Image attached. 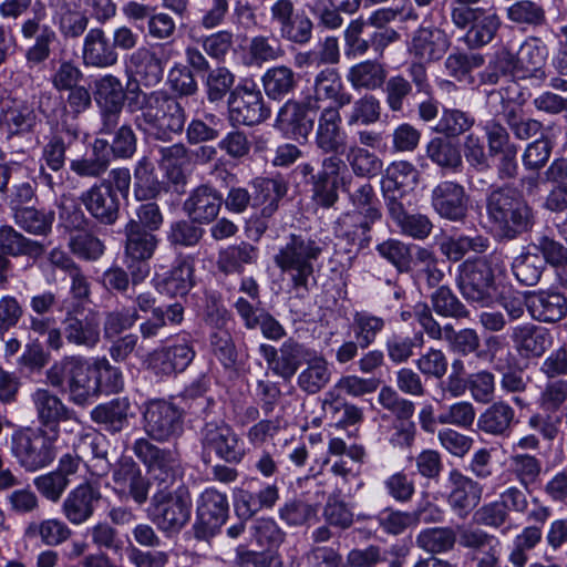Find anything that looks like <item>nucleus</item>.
<instances>
[{"instance_id":"44","label":"nucleus","mask_w":567,"mask_h":567,"mask_svg":"<svg viewBox=\"0 0 567 567\" xmlns=\"http://www.w3.org/2000/svg\"><path fill=\"white\" fill-rule=\"evenodd\" d=\"M542 538L543 530L539 526H525L520 533L513 538L508 561L514 567H526L529 560L528 553L540 544Z\"/></svg>"},{"instance_id":"33","label":"nucleus","mask_w":567,"mask_h":567,"mask_svg":"<svg viewBox=\"0 0 567 567\" xmlns=\"http://www.w3.org/2000/svg\"><path fill=\"white\" fill-rule=\"evenodd\" d=\"M32 401L40 422L49 430L59 429L58 424L60 422L72 420L71 411L61 399L47 389L35 390L32 394Z\"/></svg>"},{"instance_id":"23","label":"nucleus","mask_w":567,"mask_h":567,"mask_svg":"<svg viewBox=\"0 0 567 567\" xmlns=\"http://www.w3.org/2000/svg\"><path fill=\"white\" fill-rule=\"evenodd\" d=\"M511 339L517 352L525 358H540L553 344V336L547 328L529 322L513 327Z\"/></svg>"},{"instance_id":"39","label":"nucleus","mask_w":567,"mask_h":567,"mask_svg":"<svg viewBox=\"0 0 567 567\" xmlns=\"http://www.w3.org/2000/svg\"><path fill=\"white\" fill-rule=\"evenodd\" d=\"M193 264L181 259L164 276H156L157 289L169 296H184L193 286Z\"/></svg>"},{"instance_id":"5","label":"nucleus","mask_w":567,"mask_h":567,"mask_svg":"<svg viewBox=\"0 0 567 567\" xmlns=\"http://www.w3.org/2000/svg\"><path fill=\"white\" fill-rule=\"evenodd\" d=\"M192 498L187 487L158 489L152 497L148 517L165 534L178 533L190 519Z\"/></svg>"},{"instance_id":"63","label":"nucleus","mask_w":567,"mask_h":567,"mask_svg":"<svg viewBox=\"0 0 567 567\" xmlns=\"http://www.w3.org/2000/svg\"><path fill=\"white\" fill-rule=\"evenodd\" d=\"M384 327V320L368 312H357L352 329L361 348L369 347Z\"/></svg>"},{"instance_id":"13","label":"nucleus","mask_w":567,"mask_h":567,"mask_svg":"<svg viewBox=\"0 0 567 567\" xmlns=\"http://www.w3.org/2000/svg\"><path fill=\"white\" fill-rule=\"evenodd\" d=\"M229 120L234 125H255L269 117L261 92L255 86H238L228 101Z\"/></svg>"},{"instance_id":"26","label":"nucleus","mask_w":567,"mask_h":567,"mask_svg":"<svg viewBox=\"0 0 567 567\" xmlns=\"http://www.w3.org/2000/svg\"><path fill=\"white\" fill-rule=\"evenodd\" d=\"M195 357V351L185 339L172 346L156 350L151 357V367L162 374L184 371Z\"/></svg>"},{"instance_id":"51","label":"nucleus","mask_w":567,"mask_h":567,"mask_svg":"<svg viewBox=\"0 0 567 567\" xmlns=\"http://www.w3.org/2000/svg\"><path fill=\"white\" fill-rule=\"evenodd\" d=\"M262 85L268 97L280 100L295 86V73L285 65L268 69L262 75Z\"/></svg>"},{"instance_id":"64","label":"nucleus","mask_w":567,"mask_h":567,"mask_svg":"<svg viewBox=\"0 0 567 567\" xmlns=\"http://www.w3.org/2000/svg\"><path fill=\"white\" fill-rule=\"evenodd\" d=\"M567 400V380H548L538 398L539 408L544 411L555 412Z\"/></svg>"},{"instance_id":"45","label":"nucleus","mask_w":567,"mask_h":567,"mask_svg":"<svg viewBox=\"0 0 567 567\" xmlns=\"http://www.w3.org/2000/svg\"><path fill=\"white\" fill-rule=\"evenodd\" d=\"M13 219L14 223L28 234L45 236L52 229L54 214L33 207H21L14 209Z\"/></svg>"},{"instance_id":"12","label":"nucleus","mask_w":567,"mask_h":567,"mask_svg":"<svg viewBox=\"0 0 567 567\" xmlns=\"http://www.w3.org/2000/svg\"><path fill=\"white\" fill-rule=\"evenodd\" d=\"M463 297L481 307H489L497 299L493 274L483 259L463 264Z\"/></svg>"},{"instance_id":"61","label":"nucleus","mask_w":567,"mask_h":567,"mask_svg":"<svg viewBox=\"0 0 567 567\" xmlns=\"http://www.w3.org/2000/svg\"><path fill=\"white\" fill-rule=\"evenodd\" d=\"M255 188L258 192L255 202L264 206L261 214L266 217L271 216L278 207L279 199L285 195L284 185L275 179L262 178L255 182Z\"/></svg>"},{"instance_id":"52","label":"nucleus","mask_w":567,"mask_h":567,"mask_svg":"<svg viewBox=\"0 0 567 567\" xmlns=\"http://www.w3.org/2000/svg\"><path fill=\"white\" fill-rule=\"evenodd\" d=\"M0 127L9 134H18L28 131L34 122L33 112L25 105L6 103L0 106Z\"/></svg>"},{"instance_id":"38","label":"nucleus","mask_w":567,"mask_h":567,"mask_svg":"<svg viewBox=\"0 0 567 567\" xmlns=\"http://www.w3.org/2000/svg\"><path fill=\"white\" fill-rule=\"evenodd\" d=\"M549 51L548 47L544 43L540 38L529 37L519 47L518 65L523 71L524 79L530 76H545V72L542 70L544 66Z\"/></svg>"},{"instance_id":"17","label":"nucleus","mask_w":567,"mask_h":567,"mask_svg":"<svg viewBox=\"0 0 567 567\" xmlns=\"http://www.w3.org/2000/svg\"><path fill=\"white\" fill-rule=\"evenodd\" d=\"M309 109H320L321 102L331 101L334 107L341 109L352 101L347 92L341 76L334 69H324L315 78L313 93L306 96Z\"/></svg>"},{"instance_id":"27","label":"nucleus","mask_w":567,"mask_h":567,"mask_svg":"<svg viewBox=\"0 0 567 567\" xmlns=\"http://www.w3.org/2000/svg\"><path fill=\"white\" fill-rule=\"evenodd\" d=\"M204 446L215 451L223 460L238 462L243 452L239 440L231 427L225 423H208L204 430Z\"/></svg>"},{"instance_id":"59","label":"nucleus","mask_w":567,"mask_h":567,"mask_svg":"<svg viewBox=\"0 0 567 567\" xmlns=\"http://www.w3.org/2000/svg\"><path fill=\"white\" fill-rule=\"evenodd\" d=\"M508 463L511 472L524 487L534 484L542 472L540 460L527 453L512 454Z\"/></svg>"},{"instance_id":"40","label":"nucleus","mask_w":567,"mask_h":567,"mask_svg":"<svg viewBox=\"0 0 567 567\" xmlns=\"http://www.w3.org/2000/svg\"><path fill=\"white\" fill-rule=\"evenodd\" d=\"M346 79L353 90H377L384 84L386 71L381 63L365 60L352 65Z\"/></svg>"},{"instance_id":"34","label":"nucleus","mask_w":567,"mask_h":567,"mask_svg":"<svg viewBox=\"0 0 567 567\" xmlns=\"http://www.w3.org/2000/svg\"><path fill=\"white\" fill-rule=\"evenodd\" d=\"M125 255L132 262L150 259L157 246L155 235L143 229L136 220L131 219L125 226Z\"/></svg>"},{"instance_id":"2","label":"nucleus","mask_w":567,"mask_h":567,"mask_svg":"<svg viewBox=\"0 0 567 567\" xmlns=\"http://www.w3.org/2000/svg\"><path fill=\"white\" fill-rule=\"evenodd\" d=\"M487 213L493 229L502 238L514 239L533 226L532 208L509 188L491 194Z\"/></svg>"},{"instance_id":"29","label":"nucleus","mask_w":567,"mask_h":567,"mask_svg":"<svg viewBox=\"0 0 567 567\" xmlns=\"http://www.w3.org/2000/svg\"><path fill=\"white\" fill-rule=\"evenodd\" d=\"M450 41L440 29L420 28L413 35L409 51L423 62L437 60L446 52Z\"/></svg>"},{"instance_id":"4","label":"nucleus","mask_w":567,"mask_h":567,"mask_svg":"<svg viewBox=\"0 0 567 567\" xmlns=\"http://www.w3.org/2000/svg\"><path fill=\"white\" fill-rule=\"evenodd\" d=\"M59 429H24L12 436V453L20 465L35 472L50 465L55 457Z\"/></svg>"},{"instance_id":"55","label":"nucleus","mask_w":567,"mask_h":567,"mask_svg":"<svg viewBox=\"0 0 567 567\" xmlns=\"http://www.w3.org/2000/svg\"><path fill=\"white\" fill-rule=\"evenodd\" d=\"M257 259V250L249 244L241 243L231 246L220 252L218 267L225 274L240 272L245 265L252 264Z\"/></svg>"},{"instance_id":"43","label":"nucleus","mask_w":567,"mask_h":567,"mask_svg":"<svg viewBox=\"0 0 567 567\" xmlns=\"http://www.w3.org/2000/svg\"><path fill=\"white\" fill-rule=\"evenodd\" d=\"M72 535L70 527L58 518H47L41 522L30 523L24 530V536L33 539L40 538L47 546H59Z\"/></svg>"},{"instance_id":"57","label":"nucleus","mask_w":567,"mask_h":567,"mask_svg":"<svg viewBox=\"0 0 567 567\" xmlns=\"http://www.w3.org/2000/svg\"><path fill=\"white\" fill-rule=\"evenodd\" d=\"M285 54L279 41L264 35L254 37L248 45V65H261L280 59Z\"/></svg>"},{"instance_id":"14","label":"nucleus","mask_w":567,"mask_h":567,"mask_svg":"<svg viewBox=\"0 0 567 567\" xmlns=\"http://www.w3.org/2000/svg\"><path fill=\"white\" fill-rule=\"evenodd\" d=\"M81 203L97 221L112 225L120 213V199L115 189L106 181L92 185L81 194Z\"/></svg>"},{"instance_id":"32","label":"nucleus","mask_w":567,"mask_h":567,"mask_svg":"<svg viewBox=\"0 0 567 567\" xmlns=\"http://www.w3.org/2000/svg\"><path fill=\"white\" fill-rule=\"evenodd\" d=\"M110 165L109 142L96 138L91 151H87L82 157L70 162V169L80 177L96 178L103 175Z\"/></svg>"},{"instance_id":"41","label":"nucleus","mask_w":567,"mask_h":567,"mask_svg":"<svg viewBox=\"0 0 567 567\" xmlns=\"http://www.w3.org/2000/svg\"><path fill=\"white\" fill-rule=\"evenodd\" d=\"M64 324L65 338L72 343L92 348L100 340V322L94 315H87L83 319L69 315Z\"/></svg>"},{"instance_id":"36","label":"nucleus","mask_w":567,"mask_h":567,"mask_svg":"<svg viewBox=\"0 0 567 567\" xmlns=\"http://www.w3.org/2000/svg\"><path fill=\"white\" fill-rule=\"evenodd\" d=\"M0 250L9 256H28L37 259L45 251V246L23 236L12 226L4 225L0 227Z\"/></svg>"},{"instance_id":"35","label":"nucleus","mask_w":567,"mask_h":567,"mask_svg":"<svg viewBox=\"0 0 567 567\" xmlns=\"http://www.w3.org/2000/svg\"><path fill=\"white\" fill-rule=\"evenodd\" d=\"M406 202H395L392 196L388 207L389 214L401 233L415 239L426 238L431 230L432 224L425 215H409L405 209Z\"/></svg>"},{"instance_id":"31","label":"nucleus","mask_w":567,"mask_h":567,"mask_svg":"<svg viewBox=\"0 0 567 567\" xmlns=\"http://www.w3.org/2000/svg\"><path fill=\"white\" fill-rule=\"evenodd\" d=\"M223 198L209 186L197 187L184 203V210L196 223H209L219 213Z\"/></svg>"},{"instance_id":"8","label":"nucleus","mask_w":567,"mask_h":567,"mask_svg":"<svg viewBox=\"0 0 567 567\" xmlns=\"http://www.w3.org/2000/svg\"><path fill=\"white\" fill-rule=\"evenodd\" d=\"M133 452L145 464L161 489H167L182 478L183 466L175 450L159 449L146 439H137L133 444Z\"/></svg>"},{"instance_id":"42","label":"nucleus","mask_w":567,"mask_h":567,"mask_svg":"<svg viewBox=\"0 0 567 567\" xmlns=\"http://www.w3.org/2000/svg\"><path fill=\"white\" fill-rule=\"evenodd\" d=\"M432 205L440 216L457 220L461 217V186L450 181L440 183L432 192Z\"/></svg>"},{"instance_id":"53","label":"nucleus","mask_w":567,"mask_h":567,"mask_svg":"<svg viewBox=\"0 0 567 567\" xmlns=\"http://www.w3.org/2000/svg\"><path fill=\"white\" fill-rule=\"evenodd\" d=\"M426 152L441 167L455 168L461 163L458 138L435 137L429 143Z\"/></svg>"},{"instance_id":"3","label":"nucleus","mask_w":567,"mask_h":567,"mask_svg":"<svg viewBox=\"0 0 567 567\" xmlns=\"http://www.w3.org/2000/svg\"><path fill=\"white\" fill-rule=\"evenodd\" d=\"M51 385L66 384L69 399L76 405H85L96 399V383L92 372L91 358H68L53 364L47 372Z\"/></svg>"},{"instance_id":"28","label":"nucleus","mask_w":567,"mask_h":567,"mask_svg":"<svg viewBox=\"0 0 567 567\" xmlns=\"http://www.w3.org/2000/svg\"><path fill=\"white\" fill-rule=\"evenodd\" d=\"M100 493L90 484H81L72 489L62 504V513L73 525L85 523L94 512V503Z\"/></svg>"},{"instance_id":"54","label":"nucleus","mask_w":567,"mask_h":567,"mask_svg":"<svg viewBox=\"0 0 567 567\" xmlns=\"http://www.w3.org/2000/svg\"><path fill=\"white\" fill-rule=\"evenodd\" d=\"M346 158L354 175L361 177L377 176L383 167L382 161L374 153L355 144L348 148Z\"/></svg>"},{"instance_id":"7","label":"nucleus","mask_w":567,"mask_h":567,"mask_svg":"<svg viewBox=\"0 0 567 567\" xmlns=\"http://www.w3.org/2000/svg\"><path fill=\"white\" fill-rule=\"evenodd\" d=\"M320 254L321 247L316 240L291 235L289 241L275 256V262L290 275L296 288L306 287L313 272V261Z\"/></svg>"},{"instance_id":"30","label":"nucleus","mask_w":567,"mask_h":567,"mask_svg":"<svg viewBox=\"0 0 567 567\" xmlns=\"http://www.w3.org/2000/svg\"><path fill=\"white\" fill-rule=\"evenodd\" d=\"M82 58L86 66L107 68L117 62L118 55L104 31L93 28L84 38Z\"/></svg>"},{"instance_id":"22","label":"nucleus","mask_w":567,"mask_h":567,"mask_svg":"<svg viewBox=\"0 0 567 567\" xmlns=\"http://www.w3.org/2000/svg\"><path fill=\"white\" fill-rule=\"evenodd\" d=\"M229 512L228 498L225 493L215 487L205 488L197 499V522L204 528V533L214 534L220 528Z\"/></svg>"},{"instance_id":"15","label":"nucleus","mask_w":567,"mask_h":567,"mask_svg":"<svg viewBox=\"0 0 567 567\" xmlns=\"http://www.w3.org/2000/svg\"><path fill=\"white\" fill-rule=\"evenodd\" d=\"M317 111L308 107L306 97L302 102L288 101L278 113L277 127L288 138L306 141L313 128Z\"/></svg>"},{"instance_id":"62","label":"nucleus","mask_w":567,"mask_h":567,"mask_svg":"<svg viewBox=\"0 0 567 567\" xmlns=\"http://www.w3.org/2000/svg\"><path fill=\"white\" fill-rule=\"evenodd\" d=\"M421 513L384 509L379 515V524L385 533L400 535L408 528L416 527L421 522Z\"/></svg>"},{"instance_id":"46","label":"nucleus","mask_w":567,"mask_h":567,"mask_svg":"<svg viewBox=\"0 0 567 567\" xmlns=\"http://www.w3.org/2000/svg\"><path fill=\"white\" fill-rule=\"evenodd\" d=\"M331 379V370L323 357L316 355L307 362V367L298 375L299 386L315 394L324 388Z\"/></svg>"},{"instance_id":"24","label":"nucleus","mask_w":567,"mask_h":567,"mask_svg":"<svg viewBox=\"0 0 567 567\" xmlns=\"http://www.w3.org/2000/svg\"><path fill=\"white\" fill-rule=\"evenodd\" d=\"M339 110L332 106L324 107L318 118L316 144L326 153L339 152L346 146L347 133L342 128Z\"/></svg>"},{"instance_id":"16","label":"nucleus","mask_w":567,"mask_h":567,"mask_svg":"<svg viewBox=\"0 0 567 567\" xmlns=\"http://www.w3.org/2000/svg\"><path fill=\"white\" fill-rule=\"evenodd\" d=\"M94 97L101 109L104 128L111 131L118 122L125 92L120 79L106 74L94 82Z\"/></svg>"},{"instance_id":"21","label":"nucleus","mask_w":567,"mask_h":567,"mask_svg":"<svg viewBox=\"0 0 567 567\" xmlns=\"http://www.w3.org/2000/svg\"><path fill=\"white\" fill-rule=\"evenodd\" d=\"M499 27V19L492 10L463 8V40L470 47H483L492 41Z\"/></svg>"},{"instance_id":"50","label":"nucleus","mask_w":567,"mask_h":567,"mask_svg":"<svg viewBox=\"0 0 567 567\" xmlns=\"http://www.w3.org/2000/svg\"><path fill=\"white\" fill-rule=\"evenodd\" d=\"M506 17L516 24L540 28L547 23L544 7L533 0H517L506 10Z\"/></svg>"},{"instance_id":"25","label":"nucleus","mask_w":567,"mask_h":567,"mask_svg":"<svg viewBox=\"0 0 567 567\" xmlns=\"http://www.w3.org/2000/svg\"><path fill=\"white\" fill-rule=\"evenodd\" d=\"M259 352L274 374L290 379L298 370L305 350L296 342L286 341L280 347L279 353L275 347L265 343L260 344Z\"/></svg>"},{"instance_id":"20","label":"nucleus","mask_w":567,"mask_h":567,"mask_svg":"<svg viewBox=\"0 0 567 567\" xmlns=\"http://www.w3.org/2000/svg\"><path fill=\"white\" fill-rule=\"evenodd\" d=\"M342 173H347L343 162L337 156L323 159L321 171L312 176L313 197L324 207L332 206L338 200V188L344 184Z\"/></svg>"},{"instance_id":"18","label":"nucleus","mask_w":567,"mask_h":567,"mask_svg":"<svg viewBox=\"0 0 567 567\" xmlns=\"http://www.w3.org/2000/svg\"><path fill=\"white\" fill-rule=\"evenodd\" d=\"M526 307L533 319L555 323L567 316V297L557 290L539 289L526 295Z\"/></svg>"},{"instance_id":"9","label":"nucleus","mask_w":567,"mask_h":567,"mask_svg":"<svg viewBox=\"0 0 567 567\" xmlns=\"http://www.w3.org/2000/svg\"><path fill=\"white\" fill-rule=\"evenodd\" d=\"M143 427L151 439L168 441L183 431L182 411L165 400H152L146 403L143 412Z\"/></svg>"},{"instance_id":"10","label":"nucleus","mask_w":567,"mask_h":567,"mask_svg":"<svg viewBox=\"0 0 567 567\" xmlns=\"http://www.w3.org/2000/svg\"><path fill=\"white\" fill-rule=\"evenodd\" d=\"M174 54V48L169 43L141 47L130 55V65L140 83L155 86L162 81L166 64Z\"/></svg>"},{"instance_id":"1","label":"nucleus","mask_w":567,"mask_h":567,"mask_svg":"<svg viewBox=\"0 0 567 567\" xmlns=\"http://www.w3.org/2000/svg\"><path fill=\"white\" fill-rule=\"evenodd\" d=\"M141 112L135 117L137 127L156 140L169 141L181 134L186 115L182 105L162 92L142 93Z\"/></svg>"},{"instance_id":"47","label":"nucleus","mask_w":567,"mask_h":567,"mask_svg":"<svg viewBox=\"0 0 567 567\" xmlns=\"http://www.w3.org/2000/svg\"><path fill=\"white\" fill-rule=\"evenodd\" d=\"M92 372L96 383V398L100 393H116L123 389L121 370L111 365L106 358H91Z\"/></svg>"},{"instance_id":"48","label":"nucleus","mask_w":567,"mask_h":567,"mask_svg":"<svg viewBox=\"0 0 567 567\" xmlns=\"http://www.w3.org/2000/svg\"><path fill=\"white\" fill-rule=\"evenodd\" d=\"M159 166L167 178L178 185L184 183V168L189 164L190 156L183 144H174L159 150Z\"/></svg>"},{"instance_id":"6","label":"nucleus","mask_w":567,"mask_h":567,"mask_svg":"<svg viewBox=\"0 0 567 567\" xmlns=\"http://www.w3.org/2000/svg\"><path fill=\"white\" fill-rule=\"evenodd\" d=\"M353 209L338 219L340 235L354 241L365 236L371 226L381 218V203L371 184L361 185L350 195Z\"/></svg>"},{"instance_id":"56","label":"nucleus","mask_w":567,"mask_h":567,"mask_svg":"<svg viewBox=\"0 0 567 567\" xmlns=\"http://www.w3.org/2000/svg\"><path fill=\"white\" fill-rule=\"evenodd\" d=\"M545 269L544 260L537 254L526 252L517 256L512 270L515 278L524 286H535L539 282Z\"/></svg>"},{"instance_id":"37","label":"nucleus","mask_w":567,"mask_h":567,"mask_svg":"<svg viewBox=\"0 0 567 567\" xmlns=\"http://www.w3.org/2000/svg\"><path fill=\"white\" fill-rule=\"evenodd\" d=\"M130 410L128 399L118 398L96 405L91 411V419L109 432H120L127 425Z\"/></svg>"},{"instance_id":"19","label":"nucleus","mask_w":567,"mask_h":567,"mask_svg":"<svg viewBox=\"0 0 567 567\" xmlns=\"http://www.w3.org/2000/svg\"><path fill=\"white\" fill-rule=\"evenodd\" d=\"M419 173L415 167L406 161L391 163L382 181V188L389 207L392 196L395 202H406L411 204L410 193L417 184Z\"/></svg>"},{"instance_id":"60","label":"nucleus","mask_w":567,"mask_h":567,"mask_svg":"<svg viewBox=\"0 0 567 567\" xmlns=\"http://www.w3.org/2000/svg\"><path fill=\"white\" fill-rule=\"evenodd\" d=\"M415 542L427 553H445L454 546L455 534L447 528H426L419 533Z\"/></svg>"},{"instance_id":"58","label":"nucleus","mask_w":567,"mask_h":567,"mask_svg":"<svg viewBox=\"0 0 567 567\" xmlns=\"http://www.w3.org/2000/svg\"><path fill=\"white\" fill-rule=\"evenodd\" d=\"M380 101L373 95L365 94L353 102L352 107L347 114L346 118L349 126H354L374 124L380 120Z\"/></svg>"},{"instance_id":"11","label":"nucleus","mask_w":567,"mask_h":567,"mask_svg":"<svg viewBox=\"0 0 567 567\" xmlns=\"http://www.w3.org/2000/svg\"><path fill=\"white\" fill-rule=\"evenodd\" d=\"M110 485L121 501H133L137 505L147 501L151 488L148 478L132 458H122L115 465Z\"/></svg>"},{"instance_id":"49","label":"nucleus","mask_w":567,"mask_h":567,"mask_svg":"<svg viewBox=\"0 0 567 567\" xmlns=\"http://www.w3.org/2000/svg\"><path fill=\"white\" fill-rule=\"evenodd\" d=\"M515 412L504 402H495L478 419V426L486 433L503 435L509 430Z\"/></svg>"}]
</instances>
